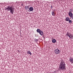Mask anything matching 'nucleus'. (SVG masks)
Returning <instances> with one entry per match:
<instances>
[{
  "label": "nucleus",
  "mask_w": 73,
  "mask_h": 73,
  "mask_svg": "<svg viewBox=\"0 0 73 73\" xmlns=\"http://www.w3.org/2000/svg\"><path fill=\"white\" fill-rule=\"evenodd\" d=\"M14 6L13 4H12L11 6H9L5 8V9L7 10L8 11H10V13H12V14H13V11L15 10V8H14Z\"/></svg>",
  "instance_id": "1"
},
{
  "label": "nucleus",
  "mask_w": 73,
  "mask_h": 73,
  "mask_svg": "<svg viewBox=\"0 0 73 73\" xmlns=\"http://www.w3.org/2000/svg\"><path fill=\"white\" fill-rule=\"evenodd\" d=\"M65 67V64L64 62L63 61L59 65V69L62 70H65V69H66Z\"/></svg>",
  "instance_id": "2"
},
{
  "label": "nucleus",
  "mask_w": 73,
  "mask_h": 73,
  "mask_svg": "<svg viewBox=\"0 0 73 73\" xmlns=\"http://www.w3.org/2000/svg\"><path fill=\"white\" fill-rule=\"evenodd\" d=\"M36 31L38 33H39L40 35L41 36H42V35H44V33L43 32V31L39 29H38Z\"/></svg>",
  "instance_id": "3"
},
{
  "label": "nucleus",
  "mask_w": 73,
  "mask_h": 73,
  "mask_svg": "<svg viewBox=\"0 0 73 73\" xmlns=\"http://www.w3.org/2000/svg\"><path fill=\"white\" fill-rule=\"evenodd\" d=\"M54 52L55 53L58 54H59V53H60V50L56 48L54 50Z\"/></svg>",
  "instance_id": "4"
},
{
  "label": "nucleus",
  "mask_w": 73,
  "mask_h": 73,
  "mask_svg": "<svg viewBox=\"0 0 73 73\" xmlns=\"http://www.w3.org/2000/svg\"><path fill=\"white\" fill-rule=\"evenodd\" d=\"M70 62L71 63V64H73V58L72 57H70L69 59V60Z\"/></svg>",
  "instance_id": "5"
},
{
  "label": "nucleus",
  "mask_w": 73,
  "mask_h": 73,
  "mask_svg": "<svg viewBox=\"0 0 73 73\" xmlns=\"http://www.w3.org/2000/svg\"><path fill=\"white\" fill-rule=\"evenodd\" d=\"M56 12V10L55 9H54L53 11H52L51 12V14L52 16H55V14H54V13Z\"/></svg>",
  "instance_id": "6"
},
{
  "label": "nucleus",
  "mask_w": 73,
  "mask_h": 73,
  "mask_svg": "<svg viewBox=\"0 0 73 73\" xmlns=\"http://www.w3.org/2000/svg\"><path fill=\"white\" fill-rule=\"evenodd\" d=\"M73 15V14H72V13L71 12H69L68 13V15L69 16H70V17H72V16Z\"/></svg>",
  "instance_id": "7"
},
{
  "label": "nucleus",
  "mask_w": 73,
  "mask_h": 73,
  "mask_svg": "<svg viewBox=\"0 0 73 73\" xmlns=\"http://www.w3.org/2000/svg\"><path fill=\"white\" fill-rule=\"evenodd\" d=\"M70 20V18L68 17H67L66 18L65 20L66 21H69Z\"/></svg>",
  "instance_id": "8"
},
{
  "label": "nucleus",
  "mask_w": 73,
  "mask_h": 73,
  "mask_svg": "<svg viewBox=\"0 0 73 73\" xmlns=\"http://www.w3.org/2000/svg\"><path fill=\"white\" fill-rule=\"evenodd\" d=\"M69 38H70L73 39V35H72L71 34H70V36H69Z\"/></svg>",
  "instance_id": "9"
},
{
  "label": "nucleus",
  "mask_w": 73,
  "mask_h": 73,
  "mask_svg": "<svg viewBox=\"0 0 73 73\" xmlns=\"http://www.w3.org/2000/svg\"><path fill=\"white\" fill-rule=\"evenodd\" d=\"M29 10L30 11H33V8L31 7L29 8Z\"/></svg>",
  "instance_id": "10"
},
{
  "label": "nucleus",
  "mask_w": 73,
  "mask_h": 73,
  "mask_svg": "<svg viewBox=\"0 0 73 73\" xmlns=\"http://www.w3.org/2000/svg\"><path fill=\"white\" fill-rule=\"evenodd\" d=\"M56 42V39H54L53 40H52V42L53 43H55V42Z\"/></svg>",
  "instance_id": "11"
},
{
  "label": "nucleus",
  "mask_w": 73,
  "mask_h": 73,
  "mask_svg": "<svg viewBox=\"0 0 73 73\" xmlns=\"http://www.w3.org/2000/svg\"><path fill=\"white\" fill-rule=\"evenodd\" d=\"M27 54H30V55H32V54L31 52L30 51H28L27 52Z\"/></svg>",
  "instance_id": "12"
},
{
  "label": "nucleus",
  "mask_w": 73,
  "mask_h": 73,
  "mask_svg": "<svg viewBox=\"0 0 73 73\" xmlns=\"http://www.w3.org/2000/svg\"><path fill=\"white\" fill-rule=\"evenodd\" d=\"M70 34H69V33L68 32H67L66 35L68 36V37H69V36H70Z\"/></svg>",
  "instance_id": "13"
},
{
  "label": "nucleus",
  "mask_w": 73,
  "mask_h": 73,
  "mask_svg": "<svg viewBox=\"0 0 73 73\" xmlns=\"http://www.w3.org/2000/svg\"><path fill=\"white\" fill-rule=\"evenodd\" d=\"M25 8L26 10H27L29 9V7L27 6H25Z\"/></svg>",
  "instance_id": "14"
},
{
  "label": "nucleus",
  "mask_w": 73,
  "mask_h": 73,
  "mask_svg": "<svg viewBox=\"0 0 73 73\" xmlns=\"http://www.w3.org/2000/svg\"><path fill=\"white\" fill-rule=\"evenodd\" d=\"M70 12H73V10L72 9H70L69 10Z\"/></svg>",
  "instance_id": "15"
},
{
  "label": "nucleus",
  "mask_w": 73,
  "mask_h": 73,
  "mask_svg": "<svg viewBox=\"0 0 73 73\" xmlns=\"http://www.w3.org/2000/svg\"><path fill=\"white\" fill-rule=\"evenodd\" d=\"M69 24H72V21H71V20H69Z\"/></svg>",
  "instance_id": "16"
},
{
  "label": "nucleus",
  "mask_w": 73,
  "mask_h": 73,
  "mask_svg": "<svg viewBox=\"0 0 73 73\" xmlns=\"http://www.w3.org/2000/svg\"><path fill=\"white\" fill-rule=\"evenodd\" d=\"M35 42H37L38 41V39H35Z\"/></svg>",
  "instance_id": "17"
},
{
  "label": "nucleus",
  "mask_w": 73,
  "mask_h": 73,
  "mask_svg": "<svg viewBox=\"0 0 73 73\" xmlns=\"http://www.w3.org/2000/svg\"><path fill=\"white\" fill-rule=\"evenodd\" d=\"M71 18H72V19H73V14H72V16H71V17H70Z\"/></svg>",
  "instance_id": "18"
},
{
  "label": "nucleus",
  "mask_w": 73,
  "mask_h": 73,
  "mask_svg": "<svg viewBox=\"0 0 73 73\" xmlns=\"http://www.w3.org/2000/svg\"><path fill=\"white\" fill-rule=\"evenodd\" d=\"M56 3H57V5H58V3H59V1H57V2H56Z\"/></svg>",
  "instance_id": "19"
},
{
  "label": "nucleus",
  "mask_w": 73,
  "mask_h": 73,
  "mask_svg": "<svg viewBox=\"0 0 73 73\" xmlns=\"http://www.w3.org/2000/svg\"><path fill=\"white\" fill-rule=\"evenodd\" d=\"M51 9H52L53 8V7L52 6H51Z\"/></svg>",
  "instance_id": "20"
},
{
  "label": "nucleus",
  "mask_w": 73,
  "mask_h": 73,
  "mask_svg": "<svg viewBox=\"0 0 73 73\" xmlns=\"http://www.w3.org/2000/svg\"><path fill=\"white\" fill-rule=\"evenodd\" d=\"M21 5H23V4H22Z\"/></svg>",
  "instance_id": "21"
},
{
  "label": "nucleus",
  "mask_w": 73,
  "mask_h": 73,
  "mask_svg": "<svg viewBox=\"0 0 73 73\" xmlns=\"http://www.w3.org/2000/svg\"><path fill=\"white\" fill-rule=\"evenodd\" d=\"M70 73H72L71 72H70Z\"/></svg>",
  "instance_id": "22"
}]
</instances>
